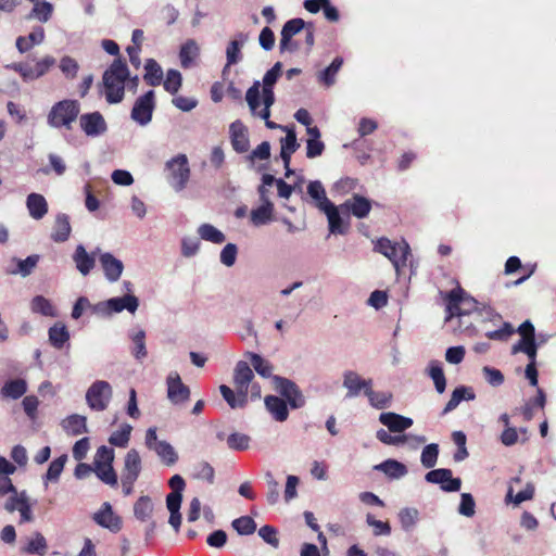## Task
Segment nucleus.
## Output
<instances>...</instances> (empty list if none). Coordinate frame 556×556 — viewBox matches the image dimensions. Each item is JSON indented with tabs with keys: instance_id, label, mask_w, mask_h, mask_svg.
Segmentation results:
<instances>
[{
	"instance_id": "nucleus-1",
	"label": "nucleus",
	"mask_w": 556,
	"mask_h": 556,
	"mask_svg": "<svg viewBox=\"0 0 556 556\" xmlns=\"http://www.w3.org/2000/svg\"><path fill=\"white\" fill-rule=\"evenodd\" d=\"M447 316L445 320L458 317L459 328L468 331L472 328V323H465V317H482L483 313L478 308V302L469 296L460 287L451 290L446 295Z\"/></svg>"
},
{
	"instance_id": "nucleus-2",
	"label": "nucleus",
	"mask_w": 556,
	"mask_h": 556,
	"mask_svg": "<svg viewBox=\"0 0 556 556\" xmlns=\"http://www.w3.org/2000/svg\"><path fill=\"white\" fill-rule=\"evenodd\" d=\"M129 77V70L125 60L115 59L102 76L105 88V99L111 104L123 101L125 94V81Z\"/></svg>"
},
{
	"instance_id": "nucleus-3",
	"label": "nucleus",
	"mask_w": 556,
	"mask_h": 556,
	"mask_svg": "<svg viewBox=\"0 0 556 556\" xmlns=\"http://www.w3.org/2000/svg\"><path fill=\"white\" fill-rule=\"evenodd\" d=\"M79 114V103L76 100H62L56 102L48 114V124L51 127L62 126L71 128Z\"/></svg>"
},
{
	"instance_id": "nucleus-4",
	"label": "nucleus",
	"mask_w": 556,
	"mask_h": 556,
	"mask_svg": "<svg viewBox=\"0 0 556 556\" xmlns=\"http://www.w3.org/2000/svg\"><path fill=\"white\" fill-rule=\"evenodd\" d=\"M139 306V300L134 294L111 298L106 301L98 302L92 306V313L102 317H109L113 313H121L127 309L134 314Z\"/></svg>"
},
{
	"instance_id": "nucleus-5",
	"label": "nucleus",
	"mask_w": 556,
	"mask_h": 556,
	"mask_svg": "<svg viewBox=\"0 0 556 556\" xmlns=\"http://www.w3.org/2000/svg\"><path fill=\"white\" fill-rule=\"evenodd\" d=\"M375 250L388 257L396 270L400 266H404L407 261V256L410 254V248L405 240L402 242H392L387 238H380Z\"/></svg>"
},
{
	"instance_id": "nucleus-6",
	"label": "nucleus",
	"mask_w": 556,
	"mask_h": 556,
	"mask_svg": "<svg viewBox=\"0 0 556 556\" xmlns=\"http://www.w3.org/2000/svg\"><path fill=\"white\" fill-rule=\"evenodd\" d=\"M113 396V389L108 381H94L86 392L87 405L96 412H103L108 408Z\"/></svg>"
},
{
	"instance_id": "nucleus-7",
	"label": "nucleus",
	"mask_w": 556,
	"mask_h": 556,
	"mask_svg": "<svg viewBox=\"0 0 556 556\" xmlns=\"http://www.w3.org/2000/svg\"><path fill=\"white\" fill-rule=\"evenodd\" d=\"M166 168L169 170L170 185L175 191L184 190L190 177V168L186 154H178L166 162Z\"/></svg>"
},
{
	"instance_id": "nucleus-8",
	"label": "nucleus",
	"mask_w": 556,
	"mask_h": 556,
	"mask_svg": "<svg viewBox=\"0 0 556 556\" xmlns=\"http://www.w3.org/2000/svg\"><path fill=\"white\" fill-rule=\"evenodd\" d=\"M273 380L276 390L286 399L291 408L296 409L305 405V397L295 382L280 376H274Z\"/></svg>"
},
{
	"instance_id": "nucleus-9",
	"label": "nucleus",
	"mask_w": 556,
	"mask_h": 556,
	"mask_svg": "<svg viewBox=\"0 0 556 556\" xmlns=\"http://www.w3.org/2000/svg\"><path fill=\"white\" fill-rule=\"evenodd\" d=\"M154 96V91L149 90L135 101L130 116L141 126L149 124L152 119L155 108Z\"/></svg>"
},
{
	"instance_id": "nucleus-10",
	"label": "nucleus",
	"mask_w": 556,
	"mask_h": 556,
	"mask_svg": "<svg viewBox=\"0 0 556 556\" xmlns=\"http://www.w3.org/2000/svg\"><path fill=\"white\" fill-rule=\"evenodd\" d=\"M79 125L81 130L88 137H99L108 131V124L103 115L98 111L81 114L79 117Z\"/></svg>"
},
{
	"instance_id": "nucleus-11",
	"label": "nucleus",
	"mask_w": 556,
	"mask_h": 556,
	"mask_svg": "<svg viewBox=\"0 0 556 556\" xmlns=\"http://www.w3.org/2000/svg\"><path fill=\"white\" fill-rule=\"evenodd\" d=\"M167 397L173 404L187 402L190 389L186 386L177 371H172L166 378Z\"/></svg>"
},
{
	"instance_id": "nucleus-12",
	"label": "nucleus",
	"mask_w": 556,
	"mask_h": 556,
	"mask_svg": "<svg viewBox=\"0 0 556 556\" xmlns=\"http://www.w3.org/2000/svg\"><path fill=\"white\" fill-rule=\"evenodd\" d=\"M93 521L102 528L109 529L116 533L122 529V519L114 514L109 502L102 504L100 510L93 514Z\"/></svg>"
},
{
	"instance_id": "nucleus-13",
	"label": "nucleus",
	"mask_w": 556,
	"mask_h": 556,
	"mask_svg": "<svg viewBox=\"0 0 556 556\" xmlns=\"http://www.w3.org/2000/svg\"><path fill=\"white\" fill-rule=\"evenodd\" d=\"M340 210L343 213L352 214L356 218H365L371 210V201L364 195L353 194L351 199H348L343 204L340 205Z\"/></svg>"
},
{
	"instance_id": "nucleus-14",
	"label": "nucleus",
	"mask_w": 556,
	"mask_h": 556,
	"mask_svg": "<svg viewBox=\"0 0 556 556\" xmlns=\"http://www.w3.org/2000/svg\"><path fill=\"white\" fill-rule=\"evenodd\" d=\"M99 262L108 281L116 282L121 278L124 271V264L121 260L116 258L110 252H100Z\"/></svg>"
},
{
	"instance_id": "nucleus-15",
	"label": "nucleus",
	"mask_w": 556,
	"mask_h": 556,
	"mask_svg": "<svg viewBox=\"0 0 556 556\" xmlns=\"http://www.w3.org/2000/svg\"><path fill=\"white\" fill-rule=\"evenodd\" d=\"M100 254V249L97 248L90 254L86 251L83 244H78L73 254V261L76 265L77 270L83 275L87 276L96 266V256Z\"/></svg>"
},
{
	"instance_id": "nucleus-16",
	"label": "nucleus",
	"mask_w": 556,
	"mask_h": 556,
	"mask_svg": "<svg viewBox=\"0 0 556 556\" xmlns=\"http://www.w3.org/2000/svg\"><path fill=\"white\" fill-rule=\"evenodd\" d=\"M232 148L238 153H244L250 148L247 127L240 122L231 123L229 127Z\"/></svg>"
},
{
	"instance_id": "nucleus-17",
	"label": "nucleus",
	"mask_w": 556,
	"mask_h": 556,
	"mask_svg": "<svg viewBox=\"0 0 556 556\" xmlns=\"http://www.w3.org/2000/svg\"><path fill=\"white\" fill-rule=\"evenodd\" d=\"M379 421L391 432H403L413 426V419L403 415L388 412L381 413Z\"/></svg>"
},
{
	"instance_id": "nucleus-18",
	"label": "nucleus",
	"mask_w": 556,
	"mask_h": 556,
	"mask_svg": "<svg viewBox=\"0 0 556 556\" xmlns=\"http://www.w3.org/2000/svg\"><path fill=\"white\" fill-rule=\"evenodd\" d=\"M141 470L142 462L139 452L136 448H130L125 455L121 478L137 480Z\"/></svg>"
},
{
	"instance_id": "nucleus-19",
	"label": "nucleus",
	"mask_w": 556,
	"mask_h": 556,
	"mask_svg": "<svg viewBox=\"0 0 556 556\" xmlns=\"http://www.w3.org/2000/svg\"><path fill=\"white\" fill-rule=\"evenodd\" d=\"M40 256L38 254H31L27 256L25 260H21L18 257H12L11 262L15 263V267H7L5 274L8 275H20L23 278L28 277L34 269L36 268Z\"/></svg>"
},
{
	"instance_id": "nucleus-20",
	"label": "nucleus",
	"mask_w": 556,
	"mask_h": 556,
	"mask_svg": "<svg viewBox=\"0 0 556 556\" xmlns=\"http://www.w3.org/2000/svg\"><path fill=\"white\" fill-rule=\"evenodd\" d=\"M254 378L253 370L244 361H239L233 369V384L236 390H241L248 393L249 386Z\"/></svg>"
},
{
	"instance_id": "nucleus-21",
	"label": "nucleus",
	"mask_w": 556,
	"mask_h": 556,
	"mask_svg": "<svg viewBox=\"0 0 556 556\" xmlns=\"http://www.w3.org/2000/svg\"><path fill=\"white\" fill-rule=\"evenodd\" d=\"M307 194L312 199L314 206L319 211H326L331 204H333L326 194V190L319 180L309 181L307 185Z\"/></svg>"
},
{
	"instance_id": "nucleus-22",
	"label": "nucleus",
	"mask_w": 556,
	"mask_h": 556,
	"mask_svg": "<svg viewBox=\"0 0 556 556\" xmlns=\"http://www.w3.org/2000/svg\"><path fill=\"white\" fill-rule=\"evenodd\" d=\"M264 402L266 409L273 415L275 420L282 422L288 419V403L282 397L276 395H267Z\"/></svg>"
},
{
	"instance_id": "nucleus-23",
	"label": "nucleus",
	"mask_w": 556,
	"mask_h": 556,
	"mask_svg": "<svg viewBox=\"0 0 556 556\" xmlns=\"http://www.w3.org/2000/svg\"><path fill=\"white\" fill-rule=\"evenodd\" d=\"M340 211V206L338 207L334 204H331L326 211H323L328 218L330 233L344 235L349 230V223H344Z\"/></svg>"
},
{
	"instance_id": "nucleus-24",
	"label": "nucleus",
	"mask_w": 556,
	"mask_h": 556,
	"mask_svg": "<svg viewBox=\"0 0 556 556\" xmlns=\"http://www.w3.org/2000/svg\"><path fill=\"white\" fill-rule=\"evenodd\" d=\"M374 469L383 472L390 479H400L408 472L403 463L391 458L374 466Z\"/></svg>"
},
{
	"instance_id": "nucleus-25",
	"label": "nucleus",
	"mask_w": 556,
	"mask_h": 556,
	"mask_svg": "<svg viewBox=\"0 0 556 556\" xmlns=\"http://www.w3.org/2000/svg\"><path fill=\"white\" fill-rule=\"evenodd\" d=\"M476 399V394L470 387L459 386L455 388L452 392L450 401L446 403L442 415H445L452 410H454L462 401H472Z\"/></svg>"
},
{
	"instance_id": "nucleus-26",
	"label": "nucleus",
	"mask_w": 556,
	"mask_h": 556,
	"mask_svg": "<svg viewBox=\"0 0 556 556\" xmlns=\"http://www.w3.org/2000/svg\"><path fill=\"white\" fill-rule=\"evenodd\" d=\"M219 392L223 399L232 409L243 408L248 404V393L237 390V393L226 384L219 386Z\"/></svg>"
},
{
	"instance_id": "nucleus-27",
	"label": "nucleus",
	"mask_w": 556,
	"mask_h": 556,
	"mask_svg": "<svg viewBox=\"0 0 556 556\" xmlns=\"http://www.w3.org/2000/svg\"><path fill=\"white\" fill-rule=\"evenodd\" d=\"M26 205L29 215L37 220L41 219L48 212V203L43 195L39 193L28 194Z\"/></svg>"
},
{
	"instance_id": "nucleus-28",
	"label": "nucleus",
	"mask_w": 556,
	"mask_h": 556,
	"mask_svg": "<svg viewBox=\"0 0 556 556\" xmlns=\"http://www.w3.org/2000/svg\"><path fill=\"white\" fill-rule=\"evenodd\" d=\"M71 230L70 217L60 213L56 215L51 239L54 242H65L70 238Z\"/></svg>"
},
{
	"instance_id": "nucleus-29",
	"label": "nucleus",
	"mask_w": 556,
	"mask_h": 556,
	"mask_svg": "<svg viewBox=\"0 0 556 556\" xmlns=\"http://www.w3.org/2000/svg\"><path fill=\"white\" fill-rule=\"evenodd\" d=\"M45 39V30L38 26L27 36H20L16 39V48L21 53L29 51L35 45H40Z\"/></svg>"
},
{
	"instance_id": "nucleus-30",
	"label": "nucleus",
	"mask_w": 556,
	"mask_h": 556,
	"mask_svg": "<svg viewBox=\"0 0 556 556\" xmlns=\"http://www.w3.org/2000/svg\"><path fill=\"white\" fill-rule=\"evenodd\" d=\"M64 430L72 435H79L81 433H88L87 418L85 416L73 414L66 417L62 421Z\"/></svg>"
},
{
	"instance_id": "nucleus-31",
	"label": "nucleus",
	"mask_w": 556,
	"mask_h": 556,
	"mask_svg": "<svg viewBox=\"0 0 556 556\" xmlns=\"http://www.w3.org/2000/svg\"><path fill=\"white\" fill-rule=\"evenodd\" d=\"M274 204L271 201L262 203L257 208H253L250 214V219L254 226H263L273 220Z\"/></svg>"
},
{
	"instance_id": "nucleus-32",
	"label": "nucleus",
	"mask_w": 556,
	"mask_h": 556,
	"mask_svg": "<svg viewBox=\"0 0 556 556\" xmlns=\"http://www.w3.org/2000/svg\"><path fill=\"white\" fill-rule=\"evenodd\" d=\"M93 472L103 483L116 488L118 484L117 473L111 464L93 463Z\"/></svg>"
},
{
	"instance_id": "nucleus-33",
	"label": "nucleus",
	"mask_w": 556,
	"mask_h": 556,
	"mask_svg": "<svg viewBox=\"0 0 556 556\" xmlns=\"http://www.w3.org/2000/svg\"><path fill=\"white\" fill-rule=\"evenodd\" d=\"M362 377L354 370L343 372L342 386L348 390L346 397H356L362 392Z\"/></svg>"
},
{
	"instance_id": "nucleus-34",
	"label": "nucleus",
	"mask_w": 556,
	"mask_h": 556,
	"mask_svg": "<svg viewBox=\"0 0 556 556\" xmlns=\"http://www.w3.org/2000/svg\"><path fill=\"white\" fill-rule=\"evenodd\" d=\"M49 342L55 349H62L70 340V332L64 324L56 323L49 328Z\"/></svg>"
},
{
	"instance_id": "nucleus-35",
	"label": "nucleus",
	"mask_w": 556,
	"mask_h": 556,
	"mask_svg": "<svg viewBox=\"0 0 556 556\" xmlns=\"http://www.w3.org/2000/svg\"><path fill=\"white\" fill-rule=\"evenodd\" d=\"M26 391L27 383L21 378L8 380L1 389L2 395L12 400L20 399Z\"/></svg>"
},
{
	"instance_id": "nucleus-36",
	"label": "nucleus",
	"mask_w": 556,
	"mask_h": 556,
	"mask_svg": "<svg viewBox=\"0 0 556 556\" xmlns=\"http://www.w3.org/2000/svg\"><path fill=\"white\" fill-rule=\"evenodd\" d=\"M143 79L152 87H156L162 83L163 70L154 59H147L144 64Z\"/></svg>"
},
{
	"instance_id": "nucleus-37",
	"label": "nucleus",
	"mask_w": 556,
	"mask_h": 556,
	"mask_svg": "<svg viewBox=\"0 0 556 556\" xmlns=\"http://www.w3.org/2000/svg\"><path fill=\"white\" fill-rule=\"evenodd\" d=\"M428 375L433 380L437 392L442 394L446 388L442 364L439 361H431L428 366Z\"/></svg>"
},
{
	"instance_id": "nucleus-38",
	"label": "nucleus",
	"mask_w": 556,
	"mask_h": 556,
	"mask_svg": "<svg viewBox=\"0 0 556 556\" xmlns=\"http://www.w3.org/2000/svg\"><path fill=\"white\" fill-rule=\"evenodd\" d=\"M419 519V511L415 507H405L399 511V520L405 532H412Z\"/></svg>"
},
{
	"instance_id": "nucleus-39",
	"label": "nucleus",
	"mask_w": 556,
	"mask_h": 556,
	"mask_svg": "<svg viewBox=\"0 0 556 556\" xmlns=\"http://www.w3.org/2000/svg\"><path fill=\"white\" fill-rule=\"evenodd\" d=\"M199 55V46L193 39H188L180 48L179 59L184 68L190 67L194 58Z\"/></svg>"
},
{
	"instance_id": "nucleus-40",
	"label": "nucleus",
	"mask_w": 556,
	"mask_h": 556,
	"mask_svg": "<svg viewBox=\"0 0 556 556\" xmlns=\"http://www.w3.org/2000/svg\"><path fill=\"white\" fill-rule=\"evenodd\" d=\"M166 466H173L178 460V454L167 441H160L152 450Z\"/></svg>"
},
{
	"instance_id": "nucleus-41",
	"label": "nucleus",
	"mask_w": 556,
	"mask_h": 556,
	"mask_svg": "<svg viewBox=\"0 0 556 556\" xmlns=\"http://www.w3.org/2000/svg\"><path fill=\"white\" fill-rule=\"evenodd\" d=\"M342 64L343 59L341 56L334 58L329 66H327L324 71L319 72L318 80L326 85L327 87L332 86L336 83V75L340 71Z\"/></svg>"
},
{
	"instance_id": "nucleus-42",
	"label": "nucleus",
	"mask_w": 556,
	"mask_h": 556,
	"mask_svg": "<svg viewBox=\"0 0 556 556\" xmlns=\"http://www.w3.org/2000/svg\"><path fill=\"white\" fill-rule=\"evenodd\" d=\"M34 3V8L30 11L27 18H37L42 23H46L50 20L52 12H53V5L48 1L40 2L39 0H29Z\"/></svg>"
},
{
	"instance_id": "nucleus-43",
	"label": "nucleus",
	"mask_w": 556,
	"mask_h": 556,
	"mask_svg": "<svg viewBox=\"0 0 556 556\" xmlns=\"http://www.w3.org/2000/svg\"><path fill=\"white\" fill-rule=\"evenodd\" d=\"M153 511V503L148 495L140 496L134 505V515L140 521H146L150 518Z\"/></svg>"
},
{
	"instance_id": "nucleus-44",
	"label": "nucleus",
	"mask_w": 556,
	"mask_h": 556,
	"mask_svg": "<svg viewBox=\"0 0 556 556\" xmlns=\"http://www.w3.org/2000/svg\"><path fill=\"white\" fill-rule=\"evenodd\" d=\"M30 308L34 313L41 314L42 316L55 317L56 311L52 303L42 295H36L30 302Z\"/></svg>"
},
{
	"instance_id": "nucleus-45",
	"label": "nucleus",
	"mask_w": 556,
	"mask_h": 556,
	"mask_svg": "<svg viewBox=\"0 0 556 556\" xmlns=\"http://www.w3.org/2000/svg\"><path fill=\"white\" fill-rule=\"evenodd\" d=\"M198 233L201 239L213 243H223L226 240L225 235L211 224H202L198 228Z\"/></svg>"
},
{
	"instance_id": "nucleus-46",
	"label": "nucleus",
	"mask_w": 556,
	"mask_h": 556,
	"mask_svg": "<svg viewBox=\"0 0 556 556\" xmlns=\"http://www.w3.org/2000/svg\"><path fill=\"white\" fill-rule=\"evenodd\" d=\"M247 356L250 357L253 368L260 376L264 378L271 377L273 366L268 361L253 352H247Z\"/></svg>"
},
{
	"instance_id": "nucleus-47",
	"label": "nucleus",
	"mask_w": 556,
	"mask_h": 556,
	"mask_svg": "<svg viewBox=\"0 0 556 556\" xmlns=\"http://www.w3.org/2000/svg\"><path fill=\"white\" fill-rule=\"evenodd\" d=\"M131 431H132L131 425L123 424L119 430L114 431L110 435L109 443L111 445H114L117 447H126L130 440Z\"/></svg>"
},
{
	"instance_id": "nucleus-48",
	"label": "nucleus",
	"mask_w": 556,
	"mask_h": 556,
	"mask_svg": "<svg viewBox=\"0 0 556 556\" xmlns=\"http://www.w3.org/2000/svg\"><path fill=\"white\" fill-rule=\"evenodd\" d=\"M66 460H67V455L63 454L50 463L48 470L46 472V476H45L46 483L48 481L56 482L59 480V478L64 469Z\"/></svg>"
},
{
	"instance_id": "nucleus-49",
	"label": "nucleus",
	"mask_w": 556,
	"mask_h": 556,
	"mask_svg": "<svg viewBox=\"0 0 556 556\" xmlns=\"http://www.w3.org/2000/svg\"><path fill=\"white\" fill-rule=\"evenodd\" d=\"M47 548L48 545L45 536L40 532H36L34 534V538L23 548V552L27 554H37L42 556L47 553Z\"/></svg>"
},
{
	"instance_id": "nucleus-50",
	"label": "nucleus",
	"mask_w": 556,
	"mask_h": 556,
	"mask_svg": "<svg viewBox=\"0 0 556 556\" xmlns=\"http://www.w3.org/2000/svg\"><path fill=\"white\" fill-rule=\"evenodd\" d=\"M231 526L240 535H250L256 530V523L250 516H242L232 520Z\"/></svg>"
},
{
	"instance_id": "nucleus-51",
	"label": "nucleus",
	"mask_w": 556,
	"mask_h": 556,
	"mask_svg": "<svg viewBox=\"0 0 556 556\" xmlns=\"http://www.w3.org/2000/svg\"><path fill=\"white\" fill-rule=\"evenodd\" d=\"M439 445L437 443L427 444L421 452L420 462L425 468H433L438 462Z\"/></svg>"
},
{
	"instance_id": "nucleus-52",
	"label": "nucleus",
	"mask_w": 556,
	"mask_h": 556,
	"mask_svg": "<svg viewBox=\"0 0 556 556\" xmlns=\"http://www.w3.org/2000/svg\"><path fill=\"white\" fill-rule=\"evenodd\" d=\"M181 84L182 76L180 72L173 68L168 70L166 73V78L163 83L164 89L172 94H176L180 89Z\"/></svg>"
},
{
	"instance_id": "nucleus-53",
	"label": "nucleus",
	"mask_w": 556,
	"mask_h": 556,
	"mask_svg": "<svg viewBox=\"0 0 556 556\" xmlns=\"http://www.w3.org/2000/svg\"><path fill=\"white\" fill-rule=\"evenodd\" d=\"M193 470H194L193 471V478L194 479L205 480V481H207L211 484L214 483L215 470L211 466V464H208L207 462H205V460L199 462L194 466Z\"/></svg>"
},
{
	"instance_id": "nucleus-54",
	"label": "nucleus",
	"mask_w": 556,
	"mask_h": 556,
	"mask_svg": "<svg viewBox=\"0 0 556 556\" xmlns=\"http://www.w3.org/2000/svg\"><path fill=\"white\" fill-rule=\"evenodd\" d=\"M227 63L223 70V74L227 72L230 65L237 64L241 60V43L238 40L229 41L226 49Z\"/></svg>"
},
{
	"instance_id": "nucleus-55",
	"label": "nucleus",
	"mask_w": 556,
	"mask_h": 556,
	"mask_svg": "<svg viewBox=\"0 0 556 556\" xmlns=\"http://www.w3.org/2000/svg\"><path fill=\"white\" fill-rule=\"evenodd\" d=\"M59 67L61 70L62 74L67 79H74L77 76V73L79 70V64L72 56L65 55L60 60Z\"/></svg>"
},
{
	"instance_id": "nucleus-56",
	"label": "nucleus",
	"mask_w": 556,
	"mask_h": 556,
	"mask_svg": "<svg viewBox=\"0 0 556 556\" xmlns=\"http://www.w3.org/2000/svg\"><path fill=\"white\" fill-rule=\"evenodd\" d=\"M131 340L134 342L132 355L136 359L141 361L148 354L146 348V332L143 330H139L131 337Z\"/></svg>"
},
{
	"instance_id": "nucleus-57",
	"label": "nucleus",
	"mask_w": 556,
	"mask_h": 556,
	"mask_svg": "<svg viewBox=\"0 0 556 556\" xmlns=\"http://www.w3.org/2000/svg\"><path fill=\"white\" fill-rule=\"evenodd\" d=\"M376 438L383 444L387 445H403L408 442L409 435L400 434V435H391L387 430L379 429L376 432Z\"/></svg>"
},
{
	"instance_id": "nucleus-58",
	"label": "nucleus",
	"mask_w": 556,
	"mask_h": 556,
	"mask_svg": "<svg viewBox=\"0 0 556 556\" xmlns=\"http://www.w3.org/2000/svg\"><path fill=\"white\" fill-rule=\"evenodd\" d=\"M250 437L244 433L233 432L227 438V445L230 450L244 451L249 448Z\"/></svg>"
},
{
	"instance_id": "nucleus-59",
	"label": "nucleus",
	"mask_w": 556,
	"mask_h": 556,
	"mask_svg": "<svg viewBox=\"0 0 556 556\" xmlns=\"http://www.w3.org/2000/svg\"><path fill=\"white\" fill-rule=\"evenodd\" d=\"M286 132V137L280 139V151L293 154L300 148L296 134L293 128L287 129Z\"/></svg>"
},
{
	"instance_id": "nucleus-60",
	"label": "nucleus",
	"mask_w": 556,
	"mask_h": 556,
	"mask_svg": "<svg viewBox=\"0 0 556 556\" xmlns=\"http://www.w3.org/2000/svg\"><path fill=\"white\" fill-rule=\"evenodd\" d=\"M260 88L261 83L258 80H255L245 93V100L253 114L256 113L257 108L261 105Z\"/></svg>"
},
{
	"instance_id": "nucleus-61",
	"label": "nucleus",
	"mask_w": 556,
	"mask_h": 556,
	"mask_svg": "<svg viewBox=\"0 0 556 556\" xmlns=\"http://www.w3.org/2000/svg\"><path fill=\"white\" fill-rule=\"evenodd\" d=\"M307 23L308 22H305L301 17L291 18L285 23L281 31L288 36L294 37L307 26Z\"/></svg>"
},
{
	"instance_id": "nucleus-62",
	"label": "nucleus",
	"mask_w": 556,
	"mask_h": 556,
	"mask_svg": "<svg viewBox=\"0 0 556 556\" xmlns=\"http://www.w3.org/2000/svg\"><path fill=\"white\" fill-rule=\"evenodd\" d=\"M282 73V63L276 62L270 70H268L263 77L264 88H274L278 78Z\"/></svg>"
},
{
	"instance_id": "nucleus-63",
	"label": "nucleus",
	"mask_w": 556,
	"mask_h": 556,
	"mask_svg": "<svg viewBox=\"0 0 556 556\" xmlns=\"http://www.w3.org/2000/svg\"><path fill=\"white\" fill-rule=\"evenodd\" d=\"M368 401L372 407L383 409L391 405L392 394L389 392H375L368 397Z\"/></svg>"
},
{
	"instance_id": "nucleus-64",
	"label": "nucleus",
	"mask_w": 556,
	"mask_h": 556,
	"mask_svg": "<svg viewBox=\"0 0 556 556\" xmlns=\"http://www.w3.org/2000/svg\"><path fill=\"white\" fill-rule=\"evenodd\" d=\"M476 503L470 493H463L460 496V504L458 513L465 517H472L476 513Z\"/></svg>"
}]
</instances>
